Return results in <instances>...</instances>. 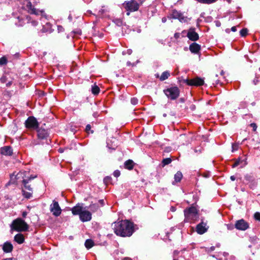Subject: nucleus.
<instances>
[{
  "instance_id": "aec40b11",
  "label": "nucleus",
  "mask_w": 260,
  "mask_h": 260,
  "mask_svg": "<svg viewBox=\"0 0 260 260\" xmlns=\"http://www.w3.org/2000/svg\"><path fill=\"white\" fill-rule=\"evenodd\" d=\"M207 229L205 228V224L203 222L199 224L197 226V232L198 234H203L205 233Z\"/></svg>"
},
{
  "instance_id": "b1692460",
  "label": "nucleus",
  "mask_w": 260,
  "mask_h": 260,
  "mask_svg": "<svg viewBox=\"0 0 260 260\" xmlns=\"http://www.w3.org/2000/svg\"><path fill=\"white\" fill-rule=\"evenodd\" d=\"M29 13L30 14H35L36 15H39L40 14L43 15V14L44 13V11L43 10H39L34 8Z\"/></svg>"
},
{
  "instance_id": "20e7f679",
  "label": "nucleus",
  "mask_w": 260,
  "mask_h": 260,
  "mask_svg": "<svg viewBox=\"0 0 260 260\" xmlns=\"http://www.w3.org/2000/svg\"><path fill=\"white\" fill-rule=\"evenodd\" d=\"M184 220L186 222H194L199 218L197 209L194 207L186 208L184 210Z\"/></svg>"
},
{
  "instance_id": "a211bd4d",
  "label": "nucleus",
  "mask_w": 260,
  "mask_h": 260,
  "mask_svg": "<svg viewBox=\"0 0 260 260\" xmlns=\"http://www.w3.org/2000/svg\"><path fill=\"white\" fill-rule=\"evenodd\" d=\"M37 132L38 138L40 139H44L48 137V133L45 129L39 128Z\"/></svg>"
},
{
  "instance_id": "5701e85b",
  "label": "nucleus",
  "mask_w": 260,
  "mask_h": 260,
  "mask_svg": "<svg viewBox=\"0 0 260 260\" xmlns=\"http://www.w3.org/2000/svg\"><path fill=\"white\" fill-rule=\"evenodd\" d=\"M182 177L183 175L182 173L180 171H178L174 176L175 181L176 182H180L181 180Z\"/></svg>"
},
{
  "instance_id": "412c9836",
  "label": "nucleus",
  "mask_w": 260,
  "mask_h": 260,
  "mask_svg": "<svg viewBox=\"0 0 260 260\" xmlns=\"http://www.w3.org/2000/svg\"><path fill=\"white\" fill-rule=\"evenodd\" d=\"M14 241L19 244L23 243L24 241L23 235L20 233L16 234L14 237Z\"/></svg>"
},
{
  "instance_id": "864d4df0",
  "label": "nucleus",
  "mask_w": 260,
  "mask_h": 260,
  "mask_svg": "<svg viewBox=\"0 0 260 260\" xmlns=\"http://www.w3.org/2000/svg\"><path fill=\"white\" fill-rule=\"evenodd\" d=\"M229 3H230L231 0H227Z\"/></svg>"
},
{
  "instance_id": "2f4dec72",
  "label": "nucleus",
  "mask_w": 260,
  "mask_h": 260,
  "mask_svg": "<svg viewBox=\"0 0 260 260\" xmlns=\"http://www.w3.org/2000/svg\"><path fill=\"white\" fill-rule=\"evenodd\" d=\"M240 35L242 37H245L248 33V30L246 28H243L240 30Z\"/></svg>"
},
{
  "instance_id": "49530a36",
  "label": "nucleus",
  "mask_w": 260,
  "mask_h": 260,
  "mask_svg": "<svg viewBox=\"0 0 260 260\" xmlns=\"http://www.w3.org/2000/svg\"><path fill=\"white\" fill-rule=\"evenodd\" d=\"M110 179V177H107L106 178H105L104 179V181L105 182H106L107 181H108Z\"/></svg>"
},
{
  "instance_id": "1a4fd4ad",
  "label": "nucleus",
  "mask_w": 260,
  "mask_h": 260,
  "mask_svg": "<svg viewBox=\"0 0 260 260\" xmlns=\"http://www.w3.org/2000/svg\"><path fill=\"white\" fill-rule=\"evenodd\" d=\"M187 85L190 86H201L204 84L203 79L200 77H196L192 79H187L185 81Z\"/></svg>"
},
{
  "instance_id": "4d7b16f0",
  "label": "nucleus",
  "mask_w": 260,
  "mask_h": 260,
  "mask_svg": "<svg viewBox=\"0 0 260 260\" xmlns=\"http://www.w3.org/2000/svg\"><path fill=\"white\" fill-rule=\"evenodd\" d=\"M103 202V200L101 201V203H102Z\"/></svg>"
},
{
  "instance_id": "a18cd8bd",
  "label": "nucleus",
  "mask_w": 260,
  "mask_h": 260,
  "mask_svg": "<svg viewBox=\"0 0 260 260\" xmlns=\"http://www.w3.org/2000/svg\"><path fill=\"white\" fill-rule=\"evenodd\" d=\"M32 23V24L34 25V26H36L37 25V21H32L31 22Z\"/></svg>"
},
{
  "instance_id": "603ef678",
  "label": "nucleus",
  "mask_w": 260,
  "mask_h": 260,
  "mask_svg": "<svg viewBox=\"0 0 260 260\" xmlns=\"http://www.w3.org/2000/svg\"><path fill=\"white\" fill-rule=\"evenodd\" d=\"M4 260H12V258H7V259H5Z\"/></svg>"
},
{
  "instance_id": "de8ad7c7",
  "label": "nucleus",
  "mask_w": 260,
  "mask_h": 260,
  "mask_svg": "<svg viewBox=\"0 0 260 260\" xmlns=\"http://www.w3.org/2000/svg\"><path fill=\"white\" fill-rule=\"evenodd\" d=\"M27 215V213L26 212H23L22 213V216L25 217Z\"/></svg>"
},
{
  "instance_id": "3c124183",
  "label": "nucleus",
  "mask_w": 260,
  "mask_h": 260,
  "mask_svg": "<svg viewBox=\"0 0 260 260\" xmlns=\"http://www.w3.org/2000/svg\"><path fill=\"white\" fill-rule=\"evenodd\" d=\"M228 229H230V230H231V229H233V227H232V228H231L230 226V225H228Z\"/></svg>"
},
{
  "instance_id": "473e14b6",
  "label": "nucleus",
  "mask_w": 260,
  "mask_h": 260,
  "mask_svg": "<svg viewBox=\"0 0 260 260\" xmlns=\"http://www.w3.org/2000/svg\"><path fill=\"white\" fill-rule=\"evenodd\" d=\"M26 7L28 10V12H30V11L34 8V7L32 6L31 3L30 2H28L27 3Z\"/></svg>"
},
{
  "instance_id": "e433bc0d",
  "label": "nucleus",
  "mask_w": 260,
  "mask_h": 260,
  "mask_svg": "<svg viewBox=\"0 0 260 260\" xmlns=\"http://www.w3.org/2000/svg\"><path fill=\"white\" fill-rule=\"evenodd\" d=\"M250 126L252 127L253 131H256L257 128V125L255 123H252L250 124Z\"/></svg>"
},
{
  "instance_id": "13d9d810",
  "label": "nucleus",
  "mask_w": 260,
  "mask_h": 260,
  "mask_svg": "<svg viewBox=\"0 0 260 260\" xmlns=\"http://www.w3.org/2000/svg\"><path fill=\"white\" fill-rule=\"evenodd\" d=\"M91 133H93V131H91Z\"/></svg>"
},
{
  "instance_id": "0eeeda50",
  "label": "nucleus",
  "mask_w": 260,
  "mask_h": 260,
  "mask_svg": "<svg viewBox=\"0 0 260 260\" xmlns=\"http://www.w3.org/2000/svg\"><path fill=\"white\" fill-rule=\"evenodd\" d=\"M26 128L29 129H36L39 126V122L34 116H29L25 122Z\"/></svg>"
},
{
  "instance_id": "6ab92c4d",
  "label": "nucleus",
  "mask_w": 260,
  "mask_h": 260,
  "mask_svg": "<svg viewBox=\"0 0 260 260\" xmlns=\"http://www.w3.org/2000/svg\"><path fill=\"white\" fill-rule=\"evenodd\" d=\"M13 246L9 242H5L3 246V250L5 252L8 253L12 251Z\"/></svg>"
},
{
  "instance_id": "f704fd0d",
  "label": "nucleus",
  "mask_w": 260,
  "mask_h": 260,
  "mask_svg": "<svg viewBox=\"0 0 260 260\" xmlns=\"http://www.w3.org/2000/svg\"><path fill=\"white\" fill-rule=\"evenodd\" d=\"M254 217L255 220L260 221V213L256 212L254 215Z\"/></svg>"
},
{
  "instance_id": "f8f14e48",
  "label": "nucleus",
  "mask_w": 260,
  "mask_h": 260,
  "mask_svg": "<svg viewBox=\"0 0 260 260\" xmlns=\"http://www.w3.org/2000/svg\"><path fill=\"white\" fill-rule=\"evenodd\" d=\"M79 217L82 222L88 221L91 219V214L87 210H83Z\"/></svg>"
},
{
  "instance_id": "8fccbe9b",
  "label": "nucleus",
  "mask_w": 260,
  "mask_h": 260,
  "mask_svg": "<svg viewBox=\"0 0 260 260\" xmlns=\"http://www.w3.org/2000/svg\"><path fill=\"white\" fill-rule=\"evenodd\" d=\"M174 36H175V37L176 38H178V37H179V34H175V35H174Z\"/></svg>"
},
{
  "instance_id": "052dcab7",
  "label": "nucleus",
  "mask_w": 260,
  "mask_h": 260,
  "mask_svg": "<svg viewBox=\"0 0 260 260\" xmlns=\"http://www.w3.org/2000/svg\"><path fill=\"white\" fill-rule=\"evenodd\" d=\"M259 71H260V68H259Z\"/></svg>"
},
{
  "instance_id": "4468645a",
  "label": "nucleus",
  "mask_w": 260,
  "mask_h": 260,
  "mask_svg": "<svg viewBox=\"0 0 260 260\" xmlns=\"http://www.w3.org/2000/svg\"><path fill=\"white\" fill-rule=\"evenodd\" d=\"M1 153L5 155H12L13 154V150L11 146H6L1 148Z\"/></svg>"
},
{
  "instance_id": "72a5a7b5",
  "label": "nucleus",
  "mask_w": 260,
  "mask_h": 260,
  "mask_svg": "<svg viewBox=\"0 0 260 260\" xmlns=\"http://www.w3.org/2000/svg\"><path fill=\"white\" fill-rule=\"evenodd\" d=\"M131 102L133 105H136L138 103V100L136 98H133L131 99Z\"/></svg>"
},
{
  "instance_id": "79ce46f5",
  "label": "nucleus",
  "mask_w": 260,
  "mask_h": 260,
  "mask_svg": "<svg viewBox=\"0 0 260 260\" xmlns=\"http://www.w3.org/2000/svg\"><path fill=\"white\" fill-rule=\"evenodd\" d=\"M161 21L163 23H165L167 21V18L166 17L162 18Z\"/></svg>"
},
{
  "instance_id": "9d476101",
  "label": "nucleus",
  "mask_w": 260,
  "mask_h": 260,
  "mask_svg": "<svg viewBox=\"0 0 260 260\" xmlns=\"http://www.w3.org/2000/svg\"><path fill=\"white\" fill-rule=\"evenodd\" d=\"M235 228L241 231H245L249 228V223L244 219L237 220L235 223Z\"/></svg>"
},
{
  "instance_id": "4c0bfd02",
  "label": "nucleus",
  "mask_w": 260,
  "mask_h": 260,
  "mask_svg": "<svg viewBox=\"0 0 260 260\" xmlns=\"http://www.w3.org/2000/svg\"><path fill=\"white\" fill-rule=\"evenodd\" d=\"M91 130V126L90 124H87L85 128V131L87 133H89V131Z\"/></svg>"
},
{
  "instance_id": "ddd939ff",
  "label": "nucleus",
  "mask_w": 260,
  "mask_h": 260,
  "mask_svg": "<svg viewBox=\"0 0 260 260\" xmlns=\"http://www.w3.org/2000/svg\"><path fill=\"white\" fill-rule=\"evenodd\" d=\"M187 37L190 40L192 41H196L199 38V35L195 31L194 28H191L188 30Z\"/></svg>"
},
{
  "instance_id": "bb28decb",
  "label": "nucleus",
  "mask_w": 260,
  "mask_h": 260,
  "mask_svg": "<svg viewBox=\"0 0 260 260\" xmlns=\"http://www.w3.org/2000/svg\"><path fill=\"white\" fill-rule=\"evenodd\" d=\"M244 178L247 181V183H248L254 180L253 175L251 174H246L244 176Z\"/></svg>"
},
{
  "instance_id": "c03bdc74",
  "label": "nucleus",
  "mask_w": 260,
  "mask_h": 260,
  "mask_svg": "<svg viewBox=\"0 0 260 260\" xmlns=\"http://www.w3.org/2000/svg\"><path fill=\"white\" fill-rule=\"evenodd\" d=\"M230 179L232 181H235L236 179V178L234 176H231L230 177Z\"/></svg>"
},
{
  "instance_id": "9b49d317",
  "label": "nucleus",
  "mask_w": 260,
  "mask_h": 260,
  "mask_svg": "<svg viewBox=\"0 0 260 260\" xmlns=\"http://www.w3.org/2000/svg\"><path fill=\"white\" fill-rule=\"evenodd\" d=\"M171 17L174 19H178L181 22L186 21V17L183 16L182 14L176 10H173L171 13Z\"/></svg>"
},
{
  "instance_id": "5fc2aeb1",
  "label": "nucleus",
  "mask_w": 260,
  "mask_h": 260,
  "mask_svg": "<svg viewBox=\"0 0 260 260\" xmlns=\"http://www.w3.org/2000/svg\"><path fill=\"white\" fill-rule=\"evenodd\" d=\"M101 11H102V13H103V12H104V10H103V9H102V10H101Z\"/></svg>"
},
{
  "instance_id": "bf43d9fd",
  "label": "nucleus",
  "mask_w": 260,
  "mask_h": 260,
  "mask_svg": "<svg viewBox=\"0 0 260 260\" xmlns=\"http://www.w3.org/2000/svg\"><path fill=\"white\" fill-rule=\"evenodd\" d=\"M1 80H2V81H3V78H2V79H1Z\"/></svg>"
},
{
  "instance_id": "c9c22d12",
  "label": "nucleus",
  "mask_w": 260,
  "mask_h": 260,
  "mask_svg": "<svg viewBox=\"0 0 260 260\" xmlns=\"http://www.w3.org/2000/svg\"><path fill=\"white\" fill-rule=\"evenodd\" d=\"M120 172L118 170H116L113 173V175L115 177H118L120 176Z\"/></svg>"
},
{
  "instance_id": "dca6fc26",
  "label": "nucleus",
  "mask_w": 260,
  "mask_h": 260,
  "mask_svg": "<svg viewBox=\"0 0 260 260\" xmlns=\"http://www.w3.org/2000/svg\"><path fill=\"white\" fill-rule=\"evenodd\" d=\"M201 49V46L196 43H192L189 46V50L193 53H198Z\"/></svg>"
},
{
  "instance_id": "6e6552de",
  "label": "nucleus",
  "mask_w": 260,
  "mask_h": 260,
  "mask_svg": "<svg viewBox=\"0 0 260 260\" xmlns=\"http://www.w3.org/2000/svg\"><path fill=\"white\" fill-rule=\"evenodd\" d=\"M50 210L53 215L55 216H59L61 212V209L59 206L58 203L54 200L50 205Z\"/></svg>"
},
{
  "instance_id": "f03ea898",
  "label": "nucleus",
  "mask_w": 260,
  "mask_h": 260,
  "mask_svg": "<svg viewBox=\"0 0 260 260\" xmlns=\"http://www.w3.org/2000/svg\"><path fill=\"white\" fill-rule=\"evenodd\" d=\"M25 173L26 172H20L16 175L15 177L16 179H18L21 177L22 178V183L23 185V187L22 188V195L26 199H30L32 197L33 188L29 183L32 179L36 178L37 176H30L29 177L24 178V173Z\"/></svg>"
},
{
  "instance_id": "7ed1b4c3",
  "label": "nucleus",
  "mask_w": 260,
  "mask_h": 260,
  "mask_svg": "<svg viewBox=\"0 0 260 260\" xmlns=\"http://www.w3.org/2000/svg\"><path fill=\"white\" fill-rule=\"evenodd\" d=\"M144 0H139V2H137L135 0H130L125 1L123 4V7L127 11V15L130 14V12H135L139 10L140 6L142 4Z\"/></svg>"
},
{
  "instance_id": "7c9ffc66",
  "label": "nucleus",
  "mask_w": 260,
  "mask_h": 260,
  "mask_svg": "<svg viewBox=\"0 0 260 260\" xmlns=\"http://www.w3.org/2000/svg\"><path fill=\"white\" fill-rule=\"evenodd\" d=\"M249 187L251 189H254L256 186L257 185V182L255 180V179L253 180L250 182L248 183Z\"/></svg>"
},
{
  "instance_id": "37998d69",
  "label": "nucleus",
  "mask_w": 260,
  "mask_h": 260,
  "mask_svg": "<svg viewBox=\"0 0 260 260\" xmlns=\"http://www.w3.org/2000/svg\"><path fill=\"white\" fill-rule=\"evenodd\" d=\"M171 211H172V212H174L176 211V208L175 207H173V206H172L171 207V209H170Z\"/></svg>"
},
{
  "instance_id": "4be33fe9",
  "label": "nucleus",
  "mask_w": 260,
  "mask_h": 260,
  "mask_svg": "<svg viewBox=\"0 0 260 260\" xmlns=\"http://www.w3.org/2000/svg\"><path fill=\"white\" fill-rule=\"evenodd\" d=\"M124 166L125 168L128 169V170H132L134 167V162L132 160H126L124 162Z\"/></svg>"
},
{
  "instance_id": "423d86ee",
  "label": "nucleus",
  "mask_w": 260,
  "mask_h": 260,
  "mask_svg": "<svg viewBox=\"0 0 260 260\" xmlns=\"http://www.w3.org/2000/svg\"><path fill=\"white\" fill-rule=\"evenodd\" d=\"M164 92L169 99L174 100L179 96L180 91L177 87L174 86L165 90Z\"/></svg>"
},
{
  "instance_id": "2eb2a0df",
  "label": "nucleus",
  "mask_w": 260,
  "mask_h": 260,
  "mask_svg": "<svg viewBox=\"0 0 260 260\" xmlns=\"http://www.w3.org/2000/svg\"><path fill=\"white\" fill-rule=\"evenodd\" d=\"M72 212L74 215H80L83 211V207L81 204H78L76 206L73 207L72 209Z\"/></svg>"
},
{
  "instance_id": "ea45409f",
  "label": "nucleus",
  "mask_w": 260,
  "mask_h": 260,
  "mask_svg": "<svg viewBox=\"0 0 260 260\" xmlns=\"http://www.w3.org/2000/svg\"><path fill=\"white\" fill-rule=\"evenodd\" d=\"M122 24V21L120 20H117V24L118 25H121Z\"/></svg>"
},
{
  "instance_id": "f257e3e1",
  "label": "nucleus",
  "mask_w": 260,
  "mask_h": 260,
  "mask_svg": "<svg viewBox=\"0 0 260 260\" xmlns=\"http://www.w3.org/2000/svg\"><path fill=\"white\" fill-rule=\"evenodd\" d=\"M112 226L115 234L120 237H130L134 232L133 223L126 220L114 222Z\"/></svg>"
},
{
  "instance_id": "39448f33",
  "label": "nucleus",
  "mask_w": 260,
  "mask_h": 260,
  "mask_svg": "<svg viewBox=\"0 0 260 260\" xmlns=\"http://www.w3.org/2000/svg\"><path fill=\"white\" fill-rule=\"evenodd\" d=\"M12 228L16 231L22 232L27 231L28 229V225L22 219L17 218L13 221Z\"/></svg>"
},
{
  "instance_id": "a19ab883",
  "label": "nucleus",
  "mask_w": 260,
  "mask_h": 260,
  "mask_svg": "<svg viewBox=\"0 0 260 260\" xmlns=\"http://www.w3.org/2000/svg\"><path fill=\"white\" fill-rule=\"evenodd\" d=\"M231 30L232 31L235 32L236 31H237V28H236V26H233L232 28H231Z\"/></svg>"
},
{
  "instance_id": "393cba45",
  "label": "nucleus",
  "mask_w": 260,
  "mask_h": 260,
  "mask_svg": "<svg viewBox=\"0 0 260 260\" xmlns=\"http://www.w3.org/2000/svg\"><path fill=\"white\" fill-rule=\"evenodd\" d=\"M94 245L93 241L91 239H87L85 242V246L87 249L91 248Z\"/></svg>"
},
{
  "instance_id": "c85d7f7f",
  "label": "nucleus",
  "mask_w": 260,
  "mask_h": 260,
  "mask_svg": "<svg viewBox=\"0 0 260 260\" xmlns=\"http://www.w3.org/2000/svg\"><path fill=\"white\" fill-rule=\"evenodd\" d=\"M91 91L93 94H97L99 93L100 91V88L98 86L95 85L93 86H92Z\"/></svg>"
},
{
  "instance_id": "c756f323",
  "label": "nucleus",
  "mask_w": 260,
  "mask_h": 260,
  "mask_svg": "<svg viewBox=\"0 0 260 260\" xmlns=\"http://www.w3.org/2000/svg\"><path fill=\"white\" fill-rule=\"evenodd\" d=\"M7 63V59L5 56L0 58V66H4Z\"/></svg>"
},
{
  "instance_id": "f3484780",
  "label": "nucleus",
  "mask_w": 260,
  "mask_h": 260,
  "mask_svg": "<svg viewBox=\"0 0 260 260\" xmlns=\"http://www.w3.org/2000/svg\"><path fill=\"white\" fill-rule=\"evenodd\" d=\"M240 165H242L241 168L247 165L246 158L242 159L241 158H239L236 159L235 163L232 165V168H235Z\"/></svg>"
},
{
  "instance_id": "a878e982",
  "label": "nucleus",
  "mask_w": 260,
  "mask_h": 260,
  "mask_svg": "<svg viewBox=\"0 0 260 260\" xmlns=\"http://www.w3.org/2000/svg\"><path fill=\"white\" fill-rule=\"evenodd\" d=\"M170 73L168 71H165L162 73L160 77V80L161 81H164L168 78L170 76Z\"/></svg>"
},
{
  "instance_id": "6e6d98bb",
  "label": "nucleus",
  "mask_w": 260,
  "mask_h": 260,
  "mask_svg": "<svg viewBox=\"0 0 260 260\" xmlns=\"http://www.w3.org/2000/svg\"><path fill=\"white\" fill-rule=\"evenodd\" d=\"M103 202V200L101 201V203H102Z\"/></svg>"
},
{
  "instance_id": "09e8293b",
  "label": "nucleus",
  "mask_w": 260,
  "mask_h": 260,
  "mask_svg": "<svg viewBox=\"0 0 260 260\" xmlns=\"http://www.w3.org/2000/svg\"><path fill=\"white\" fill-rule=\"evenodd\" d=\"M123 260H132V259L129 257H125L123 259Z\"/></svg>"
},
{
  "instance_id": "58836bf2",
  "label": "nucleus",
  "mask_w": 260,
  "mask_h": 260,
  "mask_svg": "<svg viewBox=\"0 0 260 260\" xmlns=\"http://www.w3.org/2000/svg\"><path fill=\"white\" fill-rule=\"evenodd\" d=\"M238 148V146L237 144H233L232 145V151H234L237 150Z\"/></svg>"
},
{
  "instance_id": "cd10ccee",
  "label": "nucleus",
  "mask_w": 260,
  "mask_h": 260,
  "mask_svg": "<svg viewBox=\"0 0 260 260\" xmlns=\"http://www.w3.org/2000/svg\"><path fill=\"white\" fill-rule=\"evenodd\" d=\"M172 162V159L171 158H164L162 161V166L164 167L166 165L170 164Z\"/></svg>"
}]
</instances>
